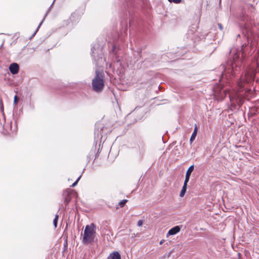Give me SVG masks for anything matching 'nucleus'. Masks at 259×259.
Instances as JSON below:
<instances>
[{
	"label": "nucleus",
	"instance_id": "412c9836",
	"mask_svg": "<svg viewBox=\"0 0 259 259\" xmlns=\"http://www.w3.org/2000/svg\"><path fill=\"white\" fill-rule=\"evenodd\" d=\"M164 242V240H162L160 241L159 244L161 245Z\"/></svg>",
	"mask_w": 259,
	"mask_h": 259
},
{
	"label": "nucleus",
	"instance_id": "6e6552de",
	"mask_svg": "<svg viewBox=\"0 0 259 259\" xmlns=\"http://www.w3.org/2000/svg\"><path fill=\"white\" fill-rule=\"evenodd\" d=\"M107 259H121V256L118 252L114 251L110 253Z\"/></svg>",
	"mask_w": 259,
	"mask_h": 259
},
{
	"label": "nucleus",
	"instance_id": "a211bd4d",
	"mask_svg": "<svg viewBox=\"0 0 259 259\" xmlns=\"http://www.w3.org/2000/svg\"><path fill=\"white\" fill-rule=\"evenodd\" d=\"M18 100V98L17 96H15V97H14V104H16L17 101Z\"/></svg>",
	"mask_w": 259,
	"mask_h": 259
},
{
	"label": "nucleus",
	"instance_id": "ddd939ff",
	"mask_svg": "<svg viewBox=\"0 0 259 259\" xmlns=\"http://www.w3.org/2000/svg\"><path fill=\"white\" fill-rule=\"evenodd\" d=\"M127 202V200L126 199H124V200H122V201H121L119 203V205L121 206V207H123L125 204L126 203V202Z\"/></svg>",
	"mask_w": 259,
	"mask_h": 259
},
{
	"label": "nucleus",
	"instance_id": "f8f14e48",
	"mask_svg": "<svg viewBox=\"0 0 259 259\" xmlns=\"http://www.w3.org/2000/svg\"><path fill=\"white\" fill-rule=\"evenodd\" d=\"M59 216L58 215H56L55 219L53 221V224L55 228L57 227V223H58V220Z\"/></svg>",
	"mask_w": 259,
	"mask_h": 259
},
{
	"label": "nucleus",
	"instance_id": "1a4fd4ad",
	"mask_svg": "<svg viewBox=\"0 0 259 259\" xmlns=\"http://www.w3.org/2000/svg\"><path fill=\"white\" fill-rule=\"evenodd\" d=\"M197 126L195 125L194 131L190 138V141L191 143H192L195 140L196 135H197Z\"/></svg>",
	"mask_w": 259,
	"mask_h": 259
},
{
	"label": "nucleus",
	"instance_id": "9d476101",
	"mask_svg": "<svg viewBox=\"0 0 259 259\" xmlns=\"http://www.w3.org/2000/svg\"><path fill=\"white\" fill-rule=\"evenodd\" d=\"M193 170H194V165L190 166L186 172V176L190 177L191 175V173L193 171Z\"/></svg>",
	"mask_w": 259,
	"mask_h": 259
},
{
	"label": "nucleus",
	"instance_id": "20e7f679",
	"mask_svg": "<svg viewBox=\"0 0 259 259\" xmlns=\"http://www.w3.org/2000/svg\"><path fill=\"white\" fill-rule=\"evenodd\" d=\"M181 228L180 226H176L170 229L166 234V237H168L170 235H174L180 231Z\"/></svg>",
	"mask_w": 259,
	"mask_h": 259
},
{
	"label": "nucleus",
	"instance_id": "f3484780",
	"mask_svg": "<svg viewBox=\"0 0 259 259\" xmlns=\"http://www.w3.org/2000/svg\"><path fill=\"white\" fill-rule=\"evenodd\" d=\"M143 223V221L142 220H139L138 222V226H139V227H141L142 226Z\"/></svg>",
	"mask_w": 259,
	"mask_h": 259
},
{
	"label": "nucleus",
	"instance_id": "39448f33",
	"mask_svg": "<svg viewBox=\"0 0 259 259\" xmlns=\"http://www.w3.org/2000/svg\"><path fill=\"white\" fill-rule=\"evenodd\" d=\"M19 68L18 64L16 63L11 64L9 66V70L13 74H17L18 72Z\"/></svg>",
	"mask_w": 259,
	"mask_h": 259
},
{
	"label": "nucleus",
	"instance_id": "7ed1b4c3",
	"mask_svg": "<svg viewBox=\"0 0 259 259\" xmlns=\"http://www.w3.org/2000/svg\"><path fill=\"white\" fill-rule=\"evenodd\" d=\"M92 86L94 91L96 92H101L104 88V84L103 76L101 72L97 70L96 76L92 80Z\"/></svg>",
	"mask_w": 259,
	"mask_h": 259
},
{
	"label": "nucleus",
	"instance_id": "2eb2a0df",
	"mask_svg": "<svg viewBox=\"0 0 259 259\" xmlns=\"http://www.w3.org/2000/svg\"><path fill=\"white\" fill-rule=\"evenodd\" d=\"M170 3H174L175 4H179L181 3V0H168Z\"/></svg>",
	"mask_w": 259,
	"mask_h": 259
},
{
	"label": "nucleus",
	"instance_id": "5701e85b",
	"mask_svg": "<svg viewBox=\"0 0 259 259\" xmlns=\"http://www.w3.org/2000/svg\"><path fill=\"white\" fill-rule=\"evenodd\" d=\"M231 52L234 53L235 51H234L233 50H231Z\"/></svg>",
	"mask_w": 259,
	"mask_h": 259
},
{
	"label": "nucleus",
	"instance_id": "0eeeda50",
	"mask_svg": "<svg viewBox=\"0 0 259 259\" xmlns=\"http://www.w3.org/2000/svg\"><path fill=\"white\" fill-rule=\"evenodd\" d=\"M250 49V47L246 45H243L241 48V54L242 58L245 57L246 53L248 52Z\"/></svg>",
	"mask_w": 259,
	"mask_h": 259
},
{
	"label": "nucleus",
	"instance_id": "4be33fe9",
	"mask_svg": "<svg viewBox=\"0 0 259 259\" xmlns=\"http://www.w3.org/2000/svg\"><path fill=\"white\" fill-rule=\"evenodd\" d=\"M42 23V21H41V22H40V23L39 24V26H38V28H37V30H38V29L39 28V27H40V26L41 25Z\"/></svg>",
	"mask_w": 259,
	"mask_h": 259
},
{
	"label": "nucleus",
	"instance_id": "6ab92c4d",
	"mask_svg": "<svg viewBox=\"0 0 259 259\" xmlns=\"http://www.w3.org/2000/svg\"><path fill=\"white\" fill-rule=\"evenodd\" d=\"M218 26L219 27V28L220 29V30H223V25L221 24H218Z\"/></svg>",
	"mask_w": 259,
	"mask_h": 259
},
{
	"label": "nucleus",
	"instance_id": "b1692460",
	"mask_svg": "<svg viewBox=\"0 0 259 259\" xmlns=\"http://www.w3.org/2000/svg\"><path fill=\"white\" fill-rule=\"evenodd\" d=\"M222 92H223V93H225L226 92L225 90H223Z\"/></svg>",
	"mask_w": 259,
	"mask_h": 259
},
{
	"label": "nucleus",
	"instance_id": "9b49d317",
	"mask_svg": "<svg viewBox=\"0 0 259 259\" xmlns=\"http://www.w3.org/2000/svg\"><path fill=\"white\" fill-rule=\"evenodd\" d=\"M186 189H187V186L184 185L181 191L180 194V197H182L184 196V195L186 193Z\"/></svg>",
	"mask_w": 259,
	"mask_h": 259
},
{
	"label": "nucleus",
	"instance_id": "aec40b11",
	"mask_svg": "<svg viewBox=\"0 0 259 259\" xmlns=\"http://www.w3.org/2000/svg\"><path fill=\"white\" fill-rule=\"evenodd\" d=\"M239 85L240 87V88H242L243 87V83L241 81L239 83Z\"/></svg>",
	"mask_w": 259,
	"mask_h": 259
},
{
	"label": "nucleus",
	"instance_id": "f257e3e1",
	"mask_svg": "<svg viewBox=\"0 0 259 259\" xmlns=\"http://www.w3.org/2000/svg\"><path fill=\"white\" fill-rule=\"evenodd\" d=\"M96 236V226L94 224L88 225L85 226L82 241L84 244H89L94 241Z\"/></svg>",
	"mask_w": 259,
	"mask_h": 259
},
{
	"label": "nucleus",
	"instance_id": "dca6fc26",
	"mask_svg": "<svg viewBox=\"0 0 259 259\" xmlns=\"http://www.w3.org/2000/svg\"><path fill=\"white\" fill-rule=\"evenodd\" d=\"M80 177H81V176H79L78 178V179L76 180V181L74 183H73V184L71 186L72 187H75L77 184V183H78V181L79 180V179H80Z\"/></svg>",
	"mask_w": 259,
	"mask_h": 259
},
{
	"label": "nucleus",
	"instance_id": "4468645a",
	"mask_svg": "<svg viewBox=\"0 0 259 259\" xmlns=\"http://www.w3.org/2000/svg\"><path fill=\"white\" fill-rule=\"evenodd\" d=\"M189 179H190L189 177H187L186 176L184 184V185H186V186L187 185V183L189 181Z\"/></svg>",
	"mask_w": 259,
	"mask_h": 259
},
{
	"label": "nucleus",
	"instance_id": "423d86ee",
	"mask_svg": "<svg viewBox=\"0 0 259 259\" xmlns=\"http://www.w3.org/2000/svg\"><path fill=\"white\" fill-rule=\"evenodd\" d=\"M254 74L253 72L246 73L245 74V78L244 81L247 82L252 81L254 79ZM244 80V79H243Z\"/></svg>",
	"mask_w": 259,
	"mask_h": 259
},
{
	"label": "nucleus",
	"instance_id": "393cba45",
	"mask_svg": "<svg viewBox=\"0 0 259 259\" xmlns=\"http://www.w3.org/2000/svg\"><path fill=\"white\" fill-rule=\"evenodd\" d=\"M229 98H230V100H231V101H232V98H231L230 96L229 97Z\"/></svg>",
	"mask_w": 259,
	"mask_h": 259
},
{
	"label": "nucleus",
	"instance_id": "f03ea898",
	"mask_svg": "<svg viewBox=\"0 0 259 259\" xmlns=\"http://www.w3.org/2000/svg\"><path fill=\"white\" fill-rule=\"evenodd\" d=\"M238 58L239 55L237 53L235 54L232 63L225 69L222 74L223 77H228V76L233 75V73H235L236 72L239 70L238 69L240 68L241 63Z\"/></svg>",
	"mask_w": 259,
	"mask_h": 259
}]
</instances>
